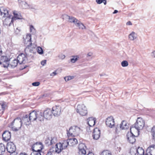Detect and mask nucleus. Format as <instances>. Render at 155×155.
Instances as JSON below:
<instances>
[{"label":"nucleus","mask_w":155,"mask_h":155,"mask_svg":"<svg viewBox=\"0 0 155 155\" xmlns=\"http://www.w3.org/2000/svg\"><path fill=\"white\" fill-rule=\"evenodd\" d=\"M33 152L31 153L33 155H41V152L44 148V146L41 142H37L31 145Z\"/></svg>","instance_id":"obj_1"},{"label":"nucleus","mask_w":155,"mask_h":155,"mask_svg":"<svg viewBox=\"0 0 155 155\" xmlns=\"http://www.w3.org/2000/svg\"><path fill=\"white\" fill-rule=\"evenodd\" d=\"M21 119L19 117H17L10 124L8 125V127L11 128L12 130L17 131L21 127L22 124Z\"/></svg>","instance_id":"obj_2"},{"label":"nucleus","mask_w":155,"mask_h":155,"mask_svg":"<svg viewBox=\"0 0 155 155\" xmlns=\"http://www.w3.org/2000/svg\"><path fill=\"white\" fill-rule=\"evenodd\" d=\"M145 125V122L144 120L141 117H139L137 118L136 122L130 127V130L133 128H135L139 132V130H141Z\"/></svg>","instance_id":"obj_3"},{"label":"nucleus","mask_w":155,"mask_h":155,"mask_svg":"<svg viewBox=\"0 0 155 155\" xmlns=\"http://www.w3.org/2000/svg\"><path fill=\"white\" fill-rule=\"evenodd\" d=\"M31 35L30 34H27L25 36V38H24V43L25 45L26 46L27 49V48H29L32 46V48H35L36 47V44H32L31 41Z\"/></svg>","instance_id":"obj_4"},{"label":"nucleus","mask_w":155,"mask_h":155,"mask_svg":"<svg viewBox=\"0 0 155 155\" xmlns=\"http://www.w3.org/2000/svg\"><path fill=\"white\" fill-rule=\"evenodd\" d=\"M80 132V128L77 126L71 127L68 130H67V134L68 137L78 135Z\"/></svg>","instance_id":"obj_5"},{"label":"nucleus","mask_w":155,"mask_h":155,"mask_svg":"<svg viewBox=\"0 0 155 155\" xmlns=\"http://www.w3.org/2000/svg\"><path fill=\"white\" fill-rule=\"evenodd\" d=\"M76 111L78 113L82 116H85L87 114V109L83 104H78L76 108Z\"/></svg>","instance_id":"obj_6"},{"label":"nucleus","mask_w":155,"mask_h":155,"mask_svg":"<svg viewBox=\"0 0 155 155\" xmlns=\"http://www.w3.org/2000/svg\"><path fill=\"white\" fill-rule=\"evenodd\" d=\"M54 116L58 117L61 113V108L59 106H55L52 107L51 110Z\"/></svg>","instance_id":"obj_7"},{"label":"nucleus","mask_w":155,"mask_h":155,"mask_svg":"<svg viewBox=\"0 0 155 155\" xmlns=\"http://www.w3.org/2000/svg\"><path fill=\"white\" fill-rule=\"evenodd\" d=\"M6 149L8 152L10 153H13L16 150V147L14 144L12 142H8L7 143Z\"/></svg>","instance_id":"obj_8"},{"label":"nucleus","mask_w":155,"mask_h":155,"mask_svg":"<svg viewBox=\"0 0 155 155\" xmlns=\"http://www.w3.org/2000/svg\"><path fill=\"white\" fill-rule=\"evenodd\" d=\"M27 57L25 54L21 53L17 57V60L20 64H25L27 62Z\"/></svg>","instance_id":"obj_9"},{"label":"nucleus","mask_w":155,"mask_h":155,"mask_svg":"<svg viewBox=\"0 0 155 155\" xmlns=\"http://www.w3.org/2000/svg\"><path fill=\"white\" fill-rule=\"evenodd\" d=\"M106 124L107 127L110 128H112L114 126V120L112 116L106 118Z\"/></svg>","instance_id":"obj_10"},{"label":"nucleus","mask_w":155,"mask_h":155,"mask_svg":"<svg viewBox=\"0 0 155 155\" xmlns=\"http://www.w3.org/2000/svg\"><path fill=\"white\" fill-rule=\"evenodd\" d=\"M86 147L84 143H80L78 146V153L79 154L81 155L86 154Z\"/></svg>","instance_id":"obj_11"},{"label":"nucleus","mask_w":155,"mask_h":155,"mask_svg":"<svg viewBox=\"0 0 155 155\" xmlns=\"http://www.w3.org/2000/svg\"><path fill=\"white\" fill-rule=\"evenodd\" d=\"M45 118L47 120H49L52 118V113L51 110L50 109H47L43 112Z\"/></svg>","instance_id":"obj_12"},{"label":"nucleus","mask_w":155,"mask_h":155,"mask_svg":"<svg viewBox=\"0 0 155 155\" xmlns=\"http://www.w3.org/2000/svg\"><path fill=\"white\" fill-rule=\"evenodd\" d=\"M145 155H155V145H150L147 149Z\"/></svg>","instance_id":"obj_13"},{"label":"nucleus","mask_w":155,"mask_h":155,"mask_svg":"<svg viewBox=\"0 0 155 155\" xmlns=\"http://www.w3.org/2000/svg\"><path fill=\"white\" fill-rule=\"evenodd\" d=\"M38 113L35 110L32 111L28 115L29 117L31 122L36 121L37 118Z\"/></svg>","instance_id":"obj_14"},{"label":"nucleus","mask_w":155,"mask_h":155,"mask_svg":"<svg viewBox=\"0 0 155 155\" xmlns=\"http://www.w3.org/2000/svg\"><path fill=\"white\" fill-rule=\"evenodd\" d=\"M100 130L98 128L96 127L94 129L92 134L93 138L95 140H97L100 137Z\"/></svg>","instance_id":"obj_15"},{"label":"nucleus","mask_w":155,"mask_h":155,"mask_svg":"<svg viewBox=\"0 0 155 155\" xmlns=\"http://www.w3.org/2000/svg\"><path fill=\"white\" fill-rule=\"evenodd\" d=\"M21 121L22 124H24L26 125H29L31 123L29 116L27 114H26L23 117L22 119H21Z\"/></svg>","instance_id":"obj_16"},{"label":"nucleus","mask_w":155,"mask_h":155,"mask_svg":"<svg viewBox=\"0 0 155 155\" xmlns=\"http://www.w3.org/2000/svg\"><path fill=\"white\" fill-rule=\"evenodd\" d=\"M2 136L3 140L5 141H8L11 138V132L8 131L6 130L3 133Z\"/></svg>","instance_id":"obj_17"},{"label":"nucleus","mask_w":155,"mask_h":155,"mask_svg":"<svg viewBox=\"0 0 155 155\" xmlns=\"http://www.w3.org/2000/svg\"><path fill=\"white\" fill-rule=\"evenodd\" d=\"M127 139L130 143L133 144L136 141L135 137H136L131 132V131L130 133H128L127 134Z\"/></svg>","instance_id":"obj_18"},{"label":"nucleus","mask_w":155,"mask_h":155,"mask_svg":"<svg viewBox=\"0 0 155 155\" xmlns=\"http://www.w3.org/2000/svg\"><path fill=\"white\" fill-rule=\"evenodd\" d=\"M11 16L6 17V18L3 21V24L6 25L10 26L12 23H13L14 21V18H11Z\"/></svg>","instance_id":"obj_19"},{"label":"nucleus","mask_w":155,"mask_h":155,"mask_svg":"<svg viewBox=\"0 0 155 155\" xmlns=\"http://www.w3.org/2000/svg\"><path fill=\"white\" fill-rule=\"evenodd\" d=\"M96 120V119L95 118L92 117H89L87 120V124L89 127H92L94 125Z\"/></svg>","instance_id":"obj_20"},{"label":"nucleus","mask_w":155,"mask_h":155,"mask_svg":"<svg viewBox=\"0 0 155 155\" xmlns=\"http://www.w3.org/2000/svg\"><path fill=\"white\" fill-rule=\"evenodd\" d=\"M70 146H73L78 143V140L76 139L73 138L67 139Z\"/></svg>","instance_id":"obj_21"},{"label":"nucleus","mask_w":155,"mask_h":155,"mask_svg":"<svg viewBox=\"0 0 155 155\" xmlns=\"http://www.w3.org/2000/svg\"><path fill=\"white\" fill-rule=\"evenodd\" d=\"M68 140H64L62 143H58V145L59 147H61L63 148V150L66 149L68 146H69Z\"/></svg>","instance_id":"obj_22"},{"label":"nucleus","mask_w":155,"mask_h":155,"mask_svg":"<svg viewBox=\"0 0 155 155\" xmlns=\"http://www.w3.org/2000/svg\"><path fill=\"white\" fill-rule=\"evenodd\" d=\"M128 128V127L127 125V123L125 120H123L120 124V130L126 129Z\"/></svg>","instance_id":"obj_23"},{"label":"nucleus","mask_w":155,"mask_h":155,"mask_svg":"<svg viewBox=\"0 0 155 155\" xmlns=\"http://www.w3.org/2000/svg\"><path fill=\"white\" fill-rule=\"evenodd\" d=\"M14 16L12 17V18H14V21L16 19H21L23 18L22 17L20 13H18L17 11H15L13 12Z\"/></svg>","instance_id":"obj_24"},{"label":"nucleus","mask_w":155,"mask_h":155,"mask_svg":"<svg viewBox=\"0 0 155 155\" xmlns=\"http://www.w3.org/2000/svg\"><path fill=\"white\" fill-rule=\"evenodd\" d=\"M75 24L76 26L78 27L80 29L82 30L86 29V27L82 23L78 20L76 21V23Z\"/></svg>","instance_id":"obj_25"},{"label":"nucleus","mask_w":155,"mask_h":155,"mask_svg":"<svg viewBox=\"0 0 155 155\" xmlns=\"http://www.w3.org/2000/svg\"><path fill=\"white\" fill-rule=\"evenodd\" d=\"M37 112L38 113V115H37V119L41 121H43L44 118H45L43 112L39 111H38Z\"/></svg>","instance_id":"obj_26"},{"label":"nucleus","mask_w":155,"mask_h":155,"mask_svg":"<svg viewBox=\"0 0 155 155\" xmlns=\"http://www.w3.org/2000/svg\"><path fill=\"white\" fill-rule=\"evenodd\" d=\"M2 18L8 17L11 16L8 13V11L5 8H3L2 10Z\"/></svg>","instance_id":"obj_27"},{"label":"nucleus","mask_w":155,"mask_h":155,"mask_svg":"<svg viewBox=\"0 0 155 155\" xmlns=\"http://www.w3.org/2000/svg\"><path fill=\"white\" fill-rule=\"evenodd\" d=\"M26 49H25V54L26 56V57H27V62H30L31 61V60L33 58V56L32 55L30 54H28L26 52Z\"/></svg>","instance_id":"obj_28"},{"label":"nucleus","mask_w":155,"mask_h":155,"mask_svg":"<svg viewBox=\"0 0 155 155\" xmlns=\"http://www.w3.org/2000/svg\"><path fill=\"white\" fill-rule=\"evenodd\" d=\"M22 4L24 5V6H23V8H31L35 9L34 7V6L31 5H29V4L27 3L26 2H23Z\"/></svg>","instance_id":"obj_29"},{"label":"nucleus","mask_w":155,"mask_h":155,"mask_svg":"<svg viewBox=\"0 0 155 155\" xmlns=\"http://www.w3.org/2000/svg\"><path fill=\"white\" fill-rule=\"evenodd\" d=\"M144 150L142 148L138 147L137 149V155H144Z\"/></svg>","instance_id":"obj_30"},{"label":"nucleus","mask_w":155,"mask_h":155,"mask_svg":"<svg viewBox=\"0 0 155 155\" xmlns=\"http://www.w3.org/2000/svg\"><path fill=\"white\" fill-rule=\"evenodd\" d=\"M5 148L4 144L2 143H0V155L3 154L5 151Z\"/></svg>","instance_id":"obj_31"},{"label":"nucleus","mask_w":155,"mask_h":155,"mask_svg":"<svg viewBox=\"0 0 155 155\" xmlns=\"http://www.w3.org/2000/svg\"><path fill=\"white\" fill-rule=\"evenodd\" d=\"M129 153L131 155H136L137 154V148L134 147H132L130 148Z\"/></svg>","instance_id":"obj_32"},{"label":"nucleus","mask_w":155,"mask_h":155,"mask_svg":"<svg viewBox=\"0 0 155 155\" xmlns=\"http://www.w3.org/2000/svg\"><path fill=\"white\" fill-rule=\"evenodd\" d=\"M129 38L130 40H134L137 38L136 34L134 32H132L129 35Z\"/></svg>","instance_id":"obj_33"},{"label":"nucleus","mask_w":155,"mask_h":155,"mask_svg":"<svg viewBox=\"0 0 155 155\" xmlns=\"http://www.w3.org/2000/svg\"><path fill=\"white\" fill-rule=\"evenodd\" d=\"M58 145H59L58 143H56L55 145V151L56 152L59 153L61 152L62 150H63V148H62L61 147H59Z\"/></svg>","instance_id":"obj_34"},{"label":"nucleus","mask_w":155,"mask_h":155,"mask_svg":"<svg viewBox=\"0 0 155 155\" xmlns=\"http://www.w3.org/2000/svg\"><path fill=\"white\" fill-rule=\"evenodd\" d=\"M77 20H78L74 17L70 16V18H69L68 21L70 22L73 23L74 24H75Z\"/></svg>","instance_id":"obj_35"},{"label":"nucleus","mask_w":155,"mask_h":155,"mask_svg":"<svg viewBox=\"0 0 155 155\" xmlns=\"http://www.w3.org/2000/svg\"><path fill=\"white\" fill-rule=\"evenodd\" d=\"M30 31L32 34H35L36 33V29L32 25H30Z\"/></svg>","instance_id":"obj_36"},{"label":"nucleus","mask_w":155,"mask_h":155,"mask_svg":"<svg viewBox=\"0 0 155 155\" xmlns=\"http://www.w3.org/2000/svg\"><path fill=\"white\" fill-rule=\"evenodd\" d=\"M51 145L56 143L57 142V139L56 137H51L50 138Z\"/></svg>","instance_id":"obj_37"},{"label":"nucleus","mask_w":155,"mask_h":155,"mask_svg":"<svg viewBox=\"0 0 155 155\" xmlns=\"http://www.w3.org/2000/svg\"><path fill=\"white\" fill-rule=\"evenodd\" d=\"M18 63V62L17 60L15 59L12 62L11 65V66L13 68H14L16 67Z\"/></svg>","instance_id":"obj_38"},{"label":"nucleus","mask_w":155,"mask_h":155,"mask_svg":"<svg viewBox=\"0 0 155 155\" xmlns=\"http://www.w3.org/2000/svg\"><path fill=\"white\" fill-rule=\"evenodd\" d=\"M50 141V138H47L45 140V143L47 146H51Z\"/></svg>","instance_id":"obj_39"},{"label":"nucleus","mask_w":155,"mask_h":155,"mask_svg":"<svg viewBox=\"0 0 155 155\" xmlns=\"http://www.w3.org/2000/svg\"><path fill=\"white\" fill-rule=\"evenodd\" d=\"M101 155H111V153L108 150H104L101 153Z\"/></svg>","instance_id":"obj_40"},{"label":"nucleus","mask_w":155,"mask_h":155,"mask_svg":"<svg viewBox=\"0 0 155 155\" xmlns=\"http://www.w3.org/2000/svg\"><path fill=\"white\" fill-rule=\"evenodd\" d=\"M79 57L78 56H74V57L71 59V61L72 63H75L77 61Z\"/></svg>","instance_id":"obj_41"},{"label":"nucleus","mask_w":155,"mask_h":155,"mask_svg":"<svg viewBox=\"0 0 155 155\" xmlns=\"http://www.w3.org/2000/svg\"><path fill=\"white\" fill-rule=\"evenodd\" d=\"M121 65L123 67H126L128 65V63L127 61H124L121 62Z\"/></svg>","instance_id":"obj_42"},{"label":"nucleus","mask_w":155,"mask_h":155,"mask_svg":"<svg viewBox=\"0 0 155 155\" xmlns=\"http://www.w3.org/2000/svg\"><path fill=\"white\" fill-rule=\"evenodd\" d=\"M152 135V138L154 139L155 138V127L153 126L151 129Z\"/></svg>","instance_id":"obj_43"},{"label":"nucleus","mask_w":155,"mask_h":155,"mask_svg":"<svg viewBox=\"0 0 155 155\" xmlns=\"http://www.w3.org/2000/svg\"><path fill=\"white\" fill-rule=\"evenodd\" d=\"M37 52L38 54H42L43 53L42 48L40 47H38L37 48Z\"/></svg>","instance_id":"obj_44"},{"label":"nucleus","mask_w":155,"mask_h":155,"mask_svg":"<svg viewBox=\"0 0 155 155\" xmlns=\"http://www.w3.org/2000/svg\"><path fill=\"white\" fill-rule=\"evenodd\" d=\"M74 77L73 76H68L65 77H64V79L66 81H69V80H71L74 78Z\"/></svg>","instance_id":"obj_45"},{"label":"nucleus","mask_w":155,"mask_h":155,"mask_svg":"<svg viewBox=\"0 0 155 155\" xmlns=\"http://www.w3.org/2000/svg\"><path fill=\"white\" fill-rule=\"evenodd\" d=\"M63 19L65 20H68L70 18V16L68 15L64 14L62 15Z\"/></svg>","instance_id":"obj_46"},{"label":"nucleus","mask_w":155,"mask_h":155,"mask_svg":"<svg viewBox=\"0 0 155 155\" xmlns=\"http://www.w3.org/2000/svg\"><path fill=\"white\" fill-rule=\"evenodd\" d=\"M40 84V83L39 82H35L32 83V85L34 86H38Z\"/></svg>","instance_id":"obj_47"},{"label":"nucleus","mask_w":155,"mask_h":155,"mask_svg":"<svg viewBox=\"0 0 155 155\" xmlns=\"http://www.w3.org/2000/svg\"><path fill=\"white\" fill-rule=\"evenodd\" d=\"M58 57L59 58L63 59L65 58V56L64 54H61L58 56Z\"/></svg>","instance_id":"obj_48"},{"label":"nucleus","mask_w":155,"mask_h":155,"mask_svg":"<svg viewBox=\"0 0 155 155\" xmlns=\"http://www.w3.org/2000/svg\"><path fill=\"white\" fill-rule=\"evenodd\" d=\"M119 130H120V125H117L116 127L115 131L116 132H117V131Z\"/></svg>","instance_id":"obj_49"},{"label":"nucleus","mask_w":155,"mask_h":155,"mask_svg":"<svg viewBox=\"0 0 155 155\" xmlns=\"http://www.w3.org/2000/svg\"><path fill=\"white\" fill-rule=\"evenodd\" d=\"M46 60H42V61H41V64L43 65V66H44L46 64Z\"/></svg>","instance_id":"obj_50"},{"label":"nucleus","mask_w":155,"mask_h":155,"mask_svg":"<svg viewBox=\"0 0 155 155\" xmlns=\"http://www.w3.org/2000/svg\"><path fill=\"white\" fill-rule=\"evenodd\" d=\"M96 1L97 4H100L102 3L103 0H96Z\"/></svg>","instance_id":"obj_51"},{"label":"nucleus","mask_w":155,"mask_h":155,"mask_svg":"<svg viewBox=\"0 0 155 155\" xmlns=\"http://www.w3.org/2000/svg\"><path fill=\"white\" fill-rule=\"evenodd\" d=\"M2 107L3 110H4L5 109L6 107V104L5 103H3L1 105Z\"/></svg>","instance_id":"obj_52"},{"label":"nucleus","mask_w":155,"mask_h":155,"mask_svg":"<svg viewBox=\"0 0 155 155\" xmlns=\"http://www.w3.org/2000/svg\"><path fill=\"white\" fill-rule=\"evenodd\" d=\"M92 55V53L91 52H89L88 53L87 56V57H91Z\"/></svg>","instance_id":"obj_53"},{"label":"nucleus","mask_w":155,"mask_h":155,"mask_svg":"<svg viewBox=\"0 0 155 155\" xmlns=\"http://www.w3.org/2000/svg\"><path fill=\"white\" fill-rule=\"evenodd\" d=\"M90 127H87L86 128L88 132H90L91 131V129L90 128Z\"/></svg>","instance_id":"obj_54"},{"label":"nucleus","mask_w":155,"mask_h":155,"mask_svg":"<svg viewBox=\"0 0 155 155\" xmlns=\"http://www.w3.org/2000/svg\"><path fill=\"white\" fill-rule=\"evenodd\" d=\"M57 74L56 71H54L50 74L51 76H54Z\"/></svg>","instance_id":"obj_55"},{"label":"nucleus","mask_w":155,"mask_h":155,"mask_svg":"<svg viewBox=\"0 0 155 155\" xmlns=\"http://www.w3.org/2000/svg\"><path fill=\"white\" fill-rule=\"evenodd\" d=\"M152 56L153 57L155 58V51H154L152 52Z\"/></svg>","instance_id":"obj_56"},{"label":"nucleus","mask_w":155,"mask_h":155,"mask_svg":"<svg viewBox=\"0 0 155 155\" xmlns=\"http://www.w3.org/2000/svg\"><path fill=\"white\" fill-rule=\"evenodd\" d=\"M127 25H132V23L130 21H129L127 23Z\"/></svg>","instance_id":"obj_57"},{"label":"nucleus","mask_w":155,"mask_h":155,"mask_svg":"<svg viewBox=\"0 0 155 155\" xmlns=\"http://www.w3.org/2000/svg\"><path fill=\"white\" fill-rule=\"evenodd\" d=\"M19 155H28L25 152L21 153H20Z\"/></svg>","instance_id":"obj_58"},{"label":"nucleus","mask_w":155,"mask_h":155,"mask_svg":"<svg viewBox=\"0 0 155 155\" xmlns=\"http://www.w3.org/2000/svg\"><path fill=\"white\" fill-rule=\"evenodd\" d=\"M46 155H52V153L51 152L49 151Z\"/></svg>","instance_id":"obj_59"},{"label":"nucleus","mask_w":155,"mask_h":155,"mask_svg":"<svg viewBox=\"0 0 155 155\" xmlns=\"http://www.w3.org/2000/svg\"><path fill=\"white\" fill-rule=\"evenodd\" d=\"M3 67L4 68H7L8 66V64H3Z\"/></svg>","instance_id":"obj_60"},{"label":"nucleus","mask_w":155,"mask_h":155,"mask_svg":"<svg viewBox=\"0 0 155 155\" xmlns=\"http://www.w3.org/2000/svg\"><path fill=\"white\" fill-rule=\"evenodd\" d=\"M104 4L105 5H106L107 4V0H103V2Z\"/></svg>","instance_id":"obj_61"},{"label":"nucleus","mask_w":155,"mask_h":155,"mask_svg":"<svg viewBox=\"0 0 155 155\" xmlns=\"http://www.w3.org/2000/svg\"><path fill=\"white\" fill-rule=\"evenodd\" d=\"M87 155H94V154L92 152H89Z\"/></svg>","instance_id":"obj_62"},{"label":"nucleus","mask_w":155,"mask_h":155,"mask_svg":"<svg viewBox=\"0 0 155 155\" xmlns=\"http://www.w3.org/2000/svg\"><path fill=\"white\" fill-rule=\"evenodd\" d=\"M118 12V11L116 10H115L114 12H113V14H116V13H117Z\"/></svg>","instance_id":"obj_63"},{"label":"nucleus","mask_w":155,"mask_h":155,"mask_svg":"<svg viewBox=\"0 0 155 155\" xmlns=\"http://www.w3.org/2000/svg\"><path fill=\"white\" fill-rule=\"evenodd\" d=\"M0 15H1V16H2V10H1L0 9Z\"/></svg>","instance_id":"obj_64"}]
</instances>
